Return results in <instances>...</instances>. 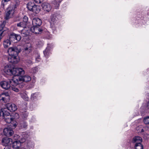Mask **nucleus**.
<instances>
[{
    "instance_id": "f257e3e1",
    "label": "nucleus",
    "mask_w": 149,
    "mask_h": 149,
    "mask_svg": "<svg viewBox=\"0 0 149 149\" xmlns=\"http://www.w3.org/2000/svg\"><path fill=\"white\" fill-rule=\"evenodd\" d=\"M20 52V48L19 46L17 47H10L8 50L9 54L8 57V61L13 63H17L19 60L17 56L19 53Z\"/></svg>"
},
{
    "instance_id": "f03ea898",
    "label": "nucleus",
    "mask_w": 149,
    "mask_h": 149,
    "mask_svg": "<svg viewBox=\"0 0 149 149\" xmlns=\"http://www.w3.org/2000/svg\"><path fill=\"white\" fill-rule=\"evenodd\" d=\"M18 80L16 77L14 76L13 79L8 81H3L0 82L1 87L5 90H8L10 87V85L13 86L18 85Z\"/></svg>"
},
{
    "instance_id": "7ed1b4c3",
    "label": "nucleus",
    "mask_w": 149,
    "mask_h": 149,
    "mask_svg": "<svg viewBox=\"0 0 149 149\" xmlns=\"http://www.w3.org/2000/svg\"><path fill=\"white\" fill-rule=\"evenodd\" d=\"M17 5H11L7 9V11L6 12L5 18L7 20L11 18L15 12V10L16 8Z\"/></svg>"
},
{
    "instance_id": "20e7f679",
    "label": "nucleus",
    "mask_w": 149,
    "mask_h": 149,
    "mask_svg": "<svg viewBox=\"0 0 149 149\" xmlns=\"http://www.w3.org/2000/svg\"><path fill=\"white\" fill-rule=\"evenodd\" d=\"M17 79L19 81V83H18L19 86V88H22L23 87L24 85V84L22 83V81L25 82L29 81L31 80V78L30 76L26 75L24 76L21 77L19 78H17Z\"/></svg>"
},
{
    "instance_id": "39448f33",
    "label": "nucleus",
    "mask_w": 149,
    "mask_h": 149,
    "mask_svg": "<svg viewBox=\"0 0 149 149\" xmlns=\"http://www.w3.org/2000/svg\"><path fill=\"white\" fill-rule=\"evenodd\" d=\"M3 118H4L5 121L7 123H11L12 124V125H13V128H15L16 126L17 125V122H14V120L15 119V118L13 117L11 115L6 116V117H4Z\"/></svg>"
},
{
    "instance_id": "423d86ee",
    "label": "nucleus",
    "mask_w": 149,
    "mask_h": 149,
    "mask_svg": "<svg viewBox=\"0 0 149 149\" xmlns=\"http://www.w3.org/2000/svg\"><path fill=\"white\" fill-rule=\"evenodd\" d=\"M12 72V75L16 76L24 74L25 72L22 68H16L13 69Z\"/></svg>"
},
{
    "instance_id": "0eeeda50",
    "label": "nucleus",
    "mask_w": 149,
    "mask_h": 149,
    "mask_svg": "<svg viewBox=\"0 0 149 149\" xmlns=\"http://www.w3.org/2000/svg\"><path fill=\"white\" fill-rule=\"evenodd\" d=\"M26 140V139L23 138L20 140L15 141L13 142L12 144V146L13 148L16 149L18 148L21 146V143L24 142Z\"/></svg>"
},
{
    "instance_id": "6e6552de",
    "label": "nucleus",
    "mask_w": 149,
    "mask_h": 149,
    "mask_svg": "<svg viewBox=\"0 0 149 149\" xmlns=\"http://www.w3.org/2000/svg\"><path fill=\"white\" fill-rule=\"evenodd\" d=\"M13 127V126H12V128L9 127L5 128L3 130L4 135L8 136H10L12 135L14 133V132L12 129L14 128Z\"/></svg>"
},
{
    "instance_id": "1a4fd4ad",
    "label": "nucleus",
    "mask_w": 149,
    "mask_h": 149,
    "mask_svg": "<svg viewBox=\"0 0 149 149\" xmlns=\"http://www.w3.org/2000/svg\"><path fill=\"white\" fill-rule=\"evenodd\" d=\"M10 99L9 94L8 93H4L0 95V100L4 102L8 101Z\"/></svg>"
},
{
    "instance_id": "9d476101",
    "label": "nucleus",
    "mask_w": 149,
    "mask_h": 149,
    "mask_svg": "<svg viewBox=\"0 0 149 149\" xmlns=\"http://www.w3.org/2000/svg\"><path fill=\"white\" fill-rule=\"evenodd\" d=\"M42 6L44 12L48 13L52 9V6L50 5L47 3H43L42 4Z\"/></svg>"
},
{
    "instance_id": "9b49d317",
    "label": "nucleus",
    "mask_w": 149,
    "mask_h": 149,
    "mask_svg": "<svg viewBox=\"0 0 149 149\" xmlns=\"http://www.w3.org/2000/svg\"><path fill=\"white\" fill-rule=\"evenodd\" d=\"M31 44L28 43L25 46L23 50V53L26 55H27L31 51Z\"/></svg>"
},
{
    "instance_id": "f8f14e48",
    "label": "nucleus",
    "mask_w": 149,
    "mask_h": 149,
    "mask_svg": "<svg viewBox=\"0 0 149 149\" xmlns=\"http://www.w3.org/2000/svg\"><path fill=\"white\" fill-rule=\"evenodd\" d=\"M6 107L7 109L10 111H14L17 109V106L13 103H8L6 104Z\"/></svg>"
},
{
    "instance_id": "ddd939ff",
    "label": "nucleus",
    "mask_w": 149,
    "mask_h": 149,
    "mask_svg": "<svg viewBox=\"0 0 149 149\" xmlns=\"http://www.w3.org/2000/svg\"><path fill=\"white\" fill-rule=\"evenodd\" d=\"M12 142V139L7 137L3 138L2 140V145L5 146H9Z\"/></svg>"
},
{
    "instance_id": "4468645a",
    "label": "nucleus",
    "mask_w": 149,
    "mask_h": 149,
    "mask_svg": "<svg viewBox=\"0 0 149 149\" xmlns=\"http://www.w3.org/2000/svg\"><path fill=\"white\" fill-rule=\"evenodd\" d=\"M9 38L12 41L15 40L19 41L21 39V36L19 35L12 33L10 36Z\"/></svg>"
},
{
    "instance_id": "2eb2a0df",
    "label": "nucleus",
    "mask_w": 149,
    "mask_h": 149,
    "mask_svg": "<svg viewBox=\"0 0 149 149\" xmlns=\"http://www.w3.org/2000/svg\"><path fill=\"white\" fill-rule=\"evenodd\" d=\"M39 26H33L31 29V31L34 33L36 34L41 33L42 31V30L39 28Z\"/></svg>"
},
{
    "instance_id": "dca6fc26",
    "label": "nucleus",
    "mask_w": 149,
    "mask_h": 149,
    "mask_svg": "<svg viewBox=\"0 0 149 149\" xmlns=\"http://www.w3.org/2000/svg\"><path fill=\"white\" fill-rule=\"evenodd\" d=\"M3 71L6 74L9 75H12L13 69L9 66L6 65L3 69Z\"/></svg>"
},
{
    "instance_id": "f3484780",
    "label": "nucleus",
    "mask_w": 149,
    "mask_h": 149,
    "mask_svg": "<svg viewBox=\"0 0 149 149\" xmlns=\"http://www.w3.org/2000/svg\"><path fill=\"white\" fill-rule=\"evenodd\" d=\"M7 109H1L0 111V116L2 118L6 117V116L10 115V113L7 110Z\"/></svg>"
},
{
    "instance_id": "a211bd4d",
    "label": "nucleus",
    "mask_w": 149,
    "mask_h": 149,
    "mask_svg": "<svg viewBox=\"0 0 149 149\" xmlns=\"http://www.w3.org/2000/svg\"><path fill=\"white\" fill-rule=\"evenodd\" d=\"M42 24L41 20L38 18H35L33 19L32 24L33 26H40Z\"/></svg>"
},
{
    "instance_id": "6ab92c4d",
    "label": "nucleus",
    "mask_w": 149,
    "mask_h": 149,
    "mask_svg": "<svg viewBox=\"0 0 149 149\" xmlns=\"http://www.w3.org/2000/svg\"><path fill=\"white\" fill-rule=\"evenodd\" d=\"M142 141V139L141 137L138 136L134 137L132 141L133 143L136 145L141 143Z\"/></svg>"
},
{
    "instance_id": "aec40b11",
    "label": "nucleus",
    "mask_w": 149,
    "mask_h": 149,
    "mask_svg": "<svg viewBox=\"0 0 149 149\" xmlns=\"http://www.w3.org/2000/svg\"><path fill=\"white\" fill-rule=\"evenodd\" d=\"M11 42L9 38L4 40L3 42L4 47L5 48H8L11 45Z\"/></svg>"
},
{
    "instance_id": "412c9836",
    "label": "nucleus",
    "mask_w": 149,
    "mask_h": 149,
    "mask_svg": "<svg viewBox=\"0 0 149 149\" xmlns=\"http://www.w3.org/2000/svg\"><path fill=\"white\" fill-rule=\"evenodd\" d=\"M50 24L51 25L53 26L56 23V18L55 14H52L51 16Z\"/></svg>"
},
{
    "instance_id": "4be33fe9",
    "label": "nucleus",
    "mask_w": 149,
    "mask_h": 149,
    "mask_svg": "<svg viewBox=\"0 0 149 149\" xmlns=\"http://www.w3.org/2000/svg\"><path fill=\"white\" fill-rule=\"evenodd\" d=\"M40 10L41 8L39 6L35 4L34 6L33 7V9L31 11L33 12L36 13H37L40 11Z\"/></svg>"
},
{
    "instance_id": "5701e85b",
    "label": "nucleus",
    "mask_w": 149,
    "mask_h": 149,
    "mask_svg": "<svg viewBox=\"0 0 149 149\" xmlns=\"http://www.w3.org/2000/svg\"><path fill=\"white\" fill-rule=\"evenodd\" d=\"M20 95L21 97L24 100L27 101L29 100V98L26 93L24 92L21 93Z\"/></svg>"
},
{
    "instance_id": "b1692460",
    "label": "nucleus",
    "mask_w": 149,
    "mask_h": 149,
    "mask_svg": "<svg viewBox=\"0 0 149 149\" xmlns=\"http://www.w3.org/2000/svg\"><path fill=\"white\" fill-rule=\"evenodd\" d=\"M35 4L33 3L30 2L27 5L28 9L31 11L32 10L33 7L34 6Z\"/></svg>"
},
{
    "instance_id": "393cba45",
    "label": "nucleus",
    "mask_w": 149,
    "mask_h": 149,
    "mask_svg": "<svg viewBox=\"0 0 149 149\" xmlns=\"http://www.w3.org/2000/svg\"><path fill=\"white\" fill-rule=\"evenodd\" d=\"M63 0H54L53 4L54 5L55 8L57 9L59 7V5L61 2Z\"/></svg>"
},
{
    "instance_id": "a878e982",
    "label": "nucleus",
    "mask_w": 149,
    "mask_h": 149,
    "mask_svg": "<svg viewBox=\"0 0 149 149\" xmlns=\"http://www.w3.org/2000/svg\"><path fill=\"white\" fill-rule=\"evenodd\" d=\"M17 25L18 27H19L24 28L26 27V24L25 22H21L19 23H17Z\"/></svg>"
},
{
    "instance_id": "bb28decb",
    "label": "nucleus",
    "mask_w": 149,
    "mask_h": 149,
    "mask_svg": "<svg viewBox=\"0 0 149 149\" xmlns=\"http://www.w3.org/2000/svg\"><path fill=\"white\" fill-rule=\"evenodd\" d=\"M49 48L48 47H47L43 52L45 56L46 57H47L48 56V55L49 54Z\"/></svg>"
},
{
    "instance_id": "cd10ccee",
    "label": "nucleus",
    "mask_w": 149,
    "mask_h": 149,
    "mask_svg": "<svg viewBox=\"0 0 149 149\" xmlns=\"http://www.w3.org/2000/svg\"><path fill=\"white\" fill-rule=\"evenodd\" d=\"M32 58H28L27 59H26L25 61V62L26 64L27 65H29L30 64H32Z\"/></svg>"
},
{
    "instance_id": "c85d7f7f",
    "label": "nucleus",
    "mask_w": 149,
    "mask_h": 149,
    "mask_svg": "<svg viewBox=\"0 0 149 149\" xmlns=\"http://www.w3.org/2000/svg\"><path fill=\"white\" fill-rule=\"evenodd\" d=\"M35 56L36 58V61L38 62L40 61V55L37 52L35 54Z\"/></svg>"
},
{
    "instance_id": "c756f323",
    "label": "nucleus",
    "mask_w": 149,
    "mask_h": 149,
    "mask_svg": "<svg viewBox=\"0 0 149 149\" xmlns=\"http://www.w3.org/2000/svg\"><path fill=\"white\" fill-rule=\"evenodd\" d=\"M135 149H143V147L141 143L138 144L137 145L135 144L134 146Z\"/></svg>"
},
{
    "instance_id": "7c9ffc66",
    "label": "nucleus",
    "mask_w": 149,
    "mask_h": 149,
    "mask_svg": "<svg viewBox=\"0 0 149 149\" xmlns=\"http://www.w3.org/2000/svg\"><path fill=\"white\" fill-rule=\"evenodd\" d=\"M21 34H22V36L25 37L26 36L28 35L29 34V33L28 31H26L24 29L22 30Z\"/></svg>"
},
{
    "instance_id": "2f4dec72",
    "label": "nucleus",
    "mask_w": 149,
    "mask_h": 149,
    "mask_svg": "<svg viewBox=\"0 0 149 149\" xmlns=\"http://www.w3.org/2000/svg\"><path fill=\"white\" fill-rule=\"evenodd\" d=\"M143 122L145 124L149 125V116L145 117L143 119Z\"/></svg>"
},
{
    "instance_id": "473e14b6",
    "label": "nucleus",
    "mask_w": 149,
    "mask_h": 149,
    "mask_svg": "<svg viewBox=\"0 0 149 149\" xmlns=\"http://www.w3.org/2000/svg\"><path fill=\"white\" fill-rule=\"evenodd\" d=\"M37 95V93H36L32 94L31 97V99L33 100H34L35 98H36Z\"/></svg>"
},
{
    "instance_id": "72a5a7b5",
    "label": "nucleus",
    "mask_w": 149,
    "mask_h": 149,
    "mask_svg": "<svg viewBox=\"0 0 149 149\" xmlns=\"http://www.w3.org/2000/svg\"><path fill=\"white\" fill-rule=\"evenodd\" d=\"M21 125L22 128H24L26 127L27 125L25 122H22L21 123Z\"/></svg>"
},
{
    "instance_id": "f704fd0d",
    "label": "nucleus",
    "mask_w": 149,
    "mask_h": 149,
    "mask_svg": "<svg viewBox=\"0 0 149 149\" xmlns=\"http://www.w3.org/2000/svg\"><path fill=\"white\" fill-rule=\"evenodd\" d=\"M28 20V18L27 17L25 16L23 18V22L26 23H26L27 22Z\"/></svg>"
},
{
    "instance_id": "c9c22d12",
    "label": "nucleus",
    "mask_w": 149,
    "mask_h": 149,
    "mask_svg": "<svg viewBox=\"0 0 149 149\" xmlns=\"http://www.w3.org/2000/svg\"><path fill=\"white\" fill-rule=\"evenodd\" d=\"M32 72L33 73H36L38 69L37 67H34L32 69Z\"/></svg>"
},
{
    "instance_id": "e433bc0d",
    "label": "nucleus",
    "mask_w": 149,
    "mask_h": 149,
    "mask_svg": "<svg viewBox=\"0 0 149 149\" xmlns=\"http://www.w3.org/2000/svg\"><path fill=\"white\" fill-rule=\"evenodd\" d=\"M12 89L13 91L16 92H18L19 91V89L15 87H12Z\"/></svg>"
},
{
    "instance_id": "4c0bfd02",
    "label": "nucleus",
    "mask_w": 149,
    "mask_h": 149,
    "mask_svg": "<svg viewBox=\"0 0 149 149\" xmlns=\"http://www.w3.org/2000/svg\"><path fill=\"white\" fill-rule=\"evenodd\" d=\"M35 2L37 3H41L43 1V0H33Z\"/></svg>"
},
{
    "instance_id": "58836bf2",
    "label": "nucleus",
    "mask_w": 149,
    "mask_h": 149,
    "mask_svg": "<svg viewBox=\"0 0 149 149\" xmlns=\"http://www.w3.org/2000/svg\"><path fill=\"white\" fill-rule=\"evenodd\" d=\"M15 114L16 116V117H15L14 118H18L19 117L18 114L17 113H15ZM13 115H14V114H13Z\"/></svg>"
},
{
    "instance_id": "ea45409f",
    "label": "nucleus",
    "mask_w": 149,
    "mask_h": 149,
    "mask_svg": "<svg viewBox=\"0 0 149 149\" xmlns=\"http://www.w3.org/2000/svg\"><path fill=\"white\" fill-rule=\"evenodd\" d=\"M5 2H7L8 1H9V0H3Z\"/></svg>"
},
{
    "instance_id": "a19ab883",
    "label": "nucleus",
    "mask_w": 149,
    "mask_h": 149,
    "mask_svg": "<svg viewBox=\"0 0 149 149\" xmlns=\"http://www.w3.org/2000/svg\"><path fill=\"white\" fill-rule=\"evenodd\" d=\"M33 145H32V146L31 147L32 148H33Z\"/></svg>"
},
{
    "instance_id": "79ce46f5",
    "label": "nucleus",
    "mask_w": 149,
    "mask_h": 149,
    "mask_svg": "<svg viewBox=\"0 0 149 149\" xmlns=\"http://www.w3.org/2000/svg\"><path fill=\"white\" fill-rule=\"evenodd\" d=\"M1 11L0 10V15L1 14Z\"/></svg>"
}]
</instances>
